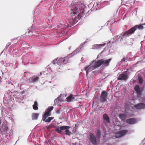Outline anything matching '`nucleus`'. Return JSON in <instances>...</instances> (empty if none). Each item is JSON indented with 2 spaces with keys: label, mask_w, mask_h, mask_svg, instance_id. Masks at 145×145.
Instances as JSON below:
<instances>
[{
  "label": "nucleus",
  "mask_w": 145,
  "mask_h": 145,
  "mask_svg": "<svg viewBox=\"0 0 145 145\" xmlns=\"http://www.w3.org/2000/svg\"><path fill=\"white\" fill-rule=\"evenodd\" d=\"M122 61H125V59H124V58L122 60Z\"/></svg>",
  "instance_id": "nucleus-31"
},
{
  "label": "nucleus",
  "mask_w": 145,
  "mask_h": 145,
  "mask_svg": "<svg viewBox=\"0 0 145 145\" xmlns=\"http://www.w3.org/2000/svg\"><path fill=\"white\" fill-rule=\"evenodd\" d=\"M95 133L96 134L97 136V137H100V131L99 130H97L95 132Z\"/></svg>",
  "instance_id": "nucleus-24"
},
{
  "label": "nucleus",
  "mask_w": 145,
  "mask_h": 145,
  "mask_svg": "<svg viewBox=\"0 0 145 145\" xmlns=\"http://www.w3.org/2000/svg\"><path fill=\"white\" fill-rule=\"evenodd\" d=\"M128 78V76L127 74H121L119 75L118 79L120 80L126 81L127 79Z\"/></svg>",
  "instance_id": "nucleus-8"
},
{
  "label": "nucleus",
  "mask_w": 145,
  "mask_h": 145,
  "mask_svg": "<svg viewBox=\"0 0 145 145\" xmlns=\"http://www.w3.org/2000/svg\"><path fill=\"white\" fill-rule=\"evenodd\" d=\"M39 114L37 113H33L32 116V119L33 120H37L38 119Z\"/></svg>",
  "instance_id": "nucleus-17"
},
{
  "label": "nucleus",
  "mask_w": 145,
  "mask_h": 145,
  "mask_svg": "<svg viewBox=\"0 0 145 145\" xmlns=\"http://www.w3.org/2000/svg\"><path fill=\"white\" fill-rule=\"evenodd\" d=\"M127 132V131L126 130L119 131L116 133V136L117 138L121 137L125 135Z\"/></svg>",
  "instance_id": "nucleus-7"
},
{
  "label": "nucleus",
  "mask_w": 145,
  "mask_h": 145,
  "mask_svg": "<svg viewBox=\"0 0 145 145\" xmlns=\"http://www.w3.org/2000/svg\"><path fill=\"white\" fill-rule=\"evenodd\" d=\"M53 106H49L46 109V111L49 113H50V112L53 109Z\"/></svg>",
  "instance_id": "nucleus-23"
},
{
  "label": "nucleus",
  "mask_w": 145,
  "mask_h": 145,
  "mask_svg": "<svg viewBox=\"0 0 145 145\" xmlns=\"http://www.w3.org/2000/svg\"><path fill=\"white\" fill-rule=\"evenodd\" d=\"M119 116L120 119L122 120H124L126 117V115L122 114H120L119 115Z\"/></svg>",
  "instance_id": "nucleus-20"
},
{
  "label": "nucleus",
  "mask_w": 145,
  "mask_h": 145,
  "mask_svg": "<svg viewBox=\"0 0 145 145\" xmlns=\"http://www.w3.org/2000/svg\"><path fill=\"white\" fill-rule=\"evenodd\" d=\"M118 35H117L116 36V37H117V38H118Z\"/></svg>",
  "instance_id": "nucleus-34"
},
{
  "label": "nucleus",
  "mask_w": 145,
  "mask_h": 145,
  "mask_svg": "<svg viewBox=\"0 0 145 145\" xmlns=\"http://www.w3.org/2000/svg\"><path fill=\"white\" fill-rule=\"evenodd\" d=\"M89 140L91 142L93 145L97 144V140L96 137L92 133L89 134Z\"/></svg>",
  "instance_id": "nucleus-6"
},
{
  "label": "nucleus",
  "mask_w": 145,
  "mask_h": 145,
  "mask_svg": "<svg viewBox=\"0 0 145 145\" xmlns=\"http://www.w3.org/2000/svg\"><path fill=\"white\" fill-rule=\"evenodd\" d=\"M96 63V61L95 62L94 64L93 65L89 67V66L86 67L85 69V70L86 71V75L88 74L89 72L91 71L94 69L98 67H97Z\"/></svg>",
  "instance_id": "nucleus-5"
},
{
  "label": "nucleus",
  "mask_w": 145,
  "mask_h": 145,
  "mask_svg": "<svg viewBox=\"0 0 145 145\" xmlns=\"http://www.w3.org/2000/svg\"><path fill=\"white\" fill-rule=\"evenodd\" d=\"M143 24L137 25L133 27L128 31L124 32L122 36L123 37H126L134 33L135 31L137 29L139 30H142L144 28Z\"/></svg>",
  "instance_id": "nucleus-2"
},
{
  "label": "nucleus",
  "mask_w": 145,
  "mask_h": 145,
  "mask_svg": "<svg viewBox=\"0 0 145 145\" xmlns=\"http://www.w3.org/2000/svg\"><path fill=\"white\" fill-rule=\"evenodd\" d=\"M83 5L80 2L72 4L70 5V13L71 16H74L79 13L78 16L81 18L84 16L85 14L83 8Z\"/></svg>",
  "instance_id": "nucleus-1"
},
{
  "label": "nucleus",
  "mask_w": 145,
  "mask_h": 145,
  "mask_svg": "<svg viewBox=\"0 0 145 145\" xmlns=\"http://www.w3.org/2000/svg\"><path fill=\"white\" fill-rule=\"evenodd\" d=\"M54 119V117H49L47 119H45V120H44V119L42 120L44 121H45L46 122H50L51 121L53 120Z\"/></svg>",
  "instance_id": "nucleus-21"
},
{
  "label": "nucleus",
  "mask_w": 145,
  "mask_h": 145,
  "mask_svg": "<svg viewBox=\"0 0 145 145\" xmlns=\"http://www.w3.org/2000/svg\"><path fill=\"white\" fill-rule=\"evenodd\" d=\"M70 21V23H71V24H73L75 23V21L74 20H73L72 19Z\"/></svg>",
  "instance_id": "nucleus-28"
},
{
  "label": "nucleus",
  "mask_w": 145,
  "mask_h": 145,
  "mask_svg": "<svg viewBox=\"0 0 145 145\" xmlns=\"http://www.w3.org/2000/svg\"><path fill=\"white\" fill-rule=\"evenodd\" d=\"M1 120H0V125H1Z\"/></svg>",
  "instance_id": "nucleus-32"
},
{
  "label": "nucleus",
  "mask_w": 145,
  "mask_h": 145,
  "mask_svg": "<svg viewBox=\"0 0 145 145\" xmlns=\"http://www.w3.org/2000/svg\"><path fill=\"white\" fill-rule=\"evenodd\" d=\"M112 60L111 58L108 59H99L96 61L97 67H99L102 65L104 67H107L109 65L110 63Z\"/></svg>",
  "instance_id": "nucleus-3"
},
{
  "label": "nucleus",
  "mask_w": 145,
  "mask_h": 145,
  "mask_svg": "<svg viewBox=\"0 0 145 145\" xmlns=\"http://www.w3.org/2000/svg\"><path fill=\"white\" fill-rule=\"evenodd\" d=\"M57 59H54L52 61V63L53 64H55L56 63V62L57 61Z\"/></svg>",
  "instance_id": "nucleus-29"
},
{
  "label": "nucleus",
  "mask_w": 145,
  "mask_h": 145,
  "mask_svg": "<svg viewBox=\"0 0 145 145\" xmlns=\"http://www.w3.org/2000/svg\"><path fill=\"white\" fill-rule=\"evenodd\" d=\"M136 120L134 118H130L126 120V122L129 124H134L136 123Z\"/></svg>",
  "instance_id": "nucleus-12"
},
{
  "label": "nucleus",
  "mask_w": 145,
  "mask_h": 145,
  "mask_svg": "<svg viewBox=\"0 0 145 145\" xmlns=\"http://www.w3.org/2000/svg\"><path fill=\"white\" fill-rule=\"evenodd\" d=\"M106 44H97L93 45L92 46L93 49H98L100 48L101 47L105 45Z\"/></svg>",
  "instance_id": "nucleus-9"
},
{
  "label": "nucleus",
  "mask_w": 145,
  "mask_h": 145,
  "mask_svg": "<svg viewBox=\"0 0 145 145\" xmlns=\"http://www.w3.org/2000/svg\"><path fill=\"white\" fill-rule=\"evenodd\" d=\"M51 115V113H49L48 112L45 111L44 114L43 115V117L42 118V120L44 119V120H45L49 116Z\"/></svg>",
  "instance_id": "nucleus-15"
},
{
  "label": "nucleus",
  "mask_w": 145,
  "mask_h": 145,
  "mask_svg": "<svg viewBox=\"0 0 145 145\" xmlns=\"http://www.w3.org/2000/svg\"><path fill=\"white\" fill-rule=\"evenodd\" d=\"M68 27H69V26H66V27H65V28H67H67H68Z\"/></svg>",
  "instance_id": "nucleus-33"
},
{
  "label": "nucleus",
  "mask_w": 145,
  "mask_h": 145,
  "mask_svg": "<svg viewBox=\"0 0 145 145\" xmlns=\"http://www.w3.org/2000/svg\"><path fill=\"white\" fill-rule=\"evenodd\" d=\"M59 60L62 62L63 64H65L67 62L68 60L67 57H64L59 59Z\"/></svg>",
  "instance_id": "nucleus-18"
},
{
  "label": "nucleus",
  "mask_w": 145,
  "mask_h": 145,
  "mask_svg": "<svg viewBox=\"0 0 145 145\" xmlns=\"http://www.w3.org/2000/svg\"><path fill=\"white\" fill-rule=\"evenodd\" d=\"M30 80L33 82H37L39 79V77L35 75L30 78Z\"/></svg>",
  "instance_id": "nucleus-13"
},
{
  "label": "nucleus",
  "mask_w": 145,
  "mask_h": 145,
  "mask_svg": "<svg viewBox=\"0 0 145 145\" xmlns=\"http://www.w3.org/2000/svg\"><path fill=\"white\" fill-rule=\"evenodd\" d=\"M74 96L72 94H71L66 98V101L68 102H71L75 101V98Z\"/></svg>",
  "instance_id": "nucleus-11"
},
{
  "label": "nucleus",
  "mask_w": 145,
  "mask_h": 145,
  "mask_svg": "<svg viewBox=\"0 0 145 145\" xmlns=\"http://www.w3.org/2000/svg\"><path fill=\"white\" fill-rule=\"evenodd\" d=\"M138 82L139 83L142 84V83L143 80L141 77H139L138 79Z\"/></svg>",
  "instance_id": "nucleus-26"
},
{
  "label": "nucleus",
  "mask_w": 145,
  "mask_h": 145,
  "mask_svg": "<svg viewBox=\"0 0 145 145\" xmlns=\"http://www.w3.org/2000/svg\"><path fill=\"white\" fill-rule=\"evenodd\" d=\"M11 44V43H8V46H9Z\"/></svg>",
  "instance_id": "nucleus-30"
},
{
  "label": "nucleus",
  "mask_w": 145,
  "mask_h": 145,
  "mask_svg": "<svg viewBox=\"0 0 145 145\" xmlns=\"http://www.w3.org/2000/svg\"><path fill=\"white\" fill-rule=\"evenodd\" d=\"M108 96L107 92L105 91H104L101 93L100 97L101 101L102 103L106 101V98Z\"/></svg>",
  "instance_id": "nucleus-4"
},
{
  "label": "nucleus",
  "mask_w": 145,
  "mask_h": 145,
  "mask_svg": "<svg viewBox=\"0 0 145 145\" xmlns=\"http://www.w3.org/2000/svg\"><path fill=\"white\" fill-rule=\"evenodd\" d=\"M65 134L67 135H70L71 134V132L68 129H67L65 131Z\"/></svg>",
  "instance_id": "nucleus-25"
},
{
  "label": "nucleus",
  "mask_w": 145,
  "mask_h": 145,
  "mask_svg": "<svg viewBox=\"0 0 145 145\" xmlns=\"http://www.w3.org/2000/svg\"><path fill=\"white\" fill-rule=\"evenodd\" d=\"M38 105L37 102L35 101L34 102V104L33 105V109L35 110H37L38 109Z\"/></svg>",
  "instance_id": "nucleus-19"
},
{
  "label": "nucleus",
  "mask_w": 145,
  "mask_h": 145,
  "mask_svg": "<svg viewBox=\"0 0 145 145\" xmlns=\"http://www.w3.org/2000/svg\"><path fill=\"white\" fill-rule=\"evenodd\" d=\"M143 24V25H145V23H144V24Z\"/></svg>",
  "instance_id": "nucleus-35"
},
{
  "label": "nucleus",
  "mask_w": 145,
  "mask_h": 145,
  "mask_svg": "<svg viewBox=\"0 0 145 145\" xmlns=\"http://www.w3.org/2000/svg\"><path fill=\"white\" fill-rule=\"evenodd\" d=\"M70 127L69 126H61L60 127V129L61 130H64L67 129H69L70 128Z\"/></svg>",
  "instance_id": "nucleus-22"
},
{
  "label": "nucleus",
  "mask_w": 145,
  "mask_h": 145,
  "mask_svg": "<svg viewBox=\"0 0 145 145\" xmlns=\"http://www.w3.org/2000/svg\"><path fill=\"white\" fill-rule=\"evenodd\" d=\"M61 130L60 129H59V128H56L55 129L57 133H60L61 132Z\"/></svg>",
  "instance_id": "nucleus-27"
},
{
  "label": "nucleus",
  "mask_w": 145,
  "mask_h": 145,
  "mask_svg": "<svg viewBox=\"0 0 145 145\" xmlns=\"http://www.w3.org/2000/svg\"><path fill=\"white\" fill-rule=\"evenodd\" d=\"M103 120L107 123H109L110 122L109 118L107 114H104L103 117Z\"/></svg>",
  "instance_id": "nucleus-14"
},
{
  "label": "nucleus",
  "mask_w": 145,
  "mask_h": 145,
  "mask_svg": "<svg viewBox=\"0 0 145 145\" xmlns=\"http://www.w3.org/2000/svg\"><path fill=\"white\" fill-rule=\"evenodd\" d=\"M134 90L136 91L138 95H140V94L141 91L138 85H136L135 86L134 88Z\"/></svg>",
  "instance_id": "nucleus-16"
},
{
  "label": "nucleus",
  "mask_w": 145,
  "mask_h": 145,
  "mask_svg": "<svg viewBox=\"0 0 145 145\" xmlns=\"http://www.w3.org/2000/svg\"><path fill=\"white\" fill-rule=\"evenodd\" d=\"M134 107L137 109H141L145 107V104L143 103H141L134 105Z\"/></svg>",
  "instance_id": "nucleus-10"
}]
</instances>
